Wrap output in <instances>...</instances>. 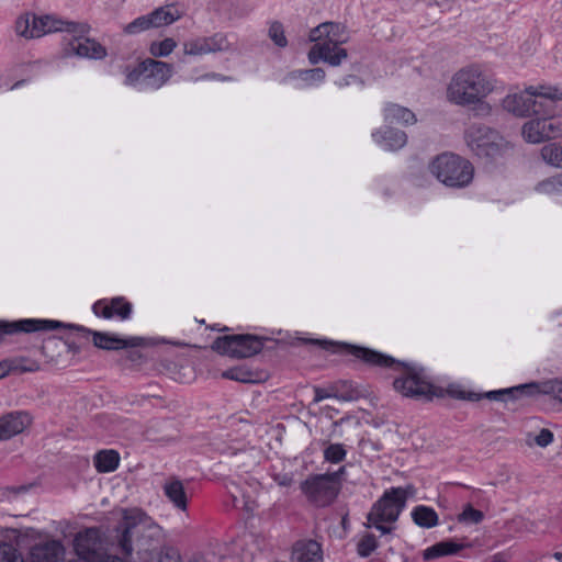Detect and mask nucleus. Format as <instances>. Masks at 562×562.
I'll list each match as a JSON object with an SVG mask.
<instances>
[{"label":"nucleus","instance_id":"nucleus-54","mask_svg":"<svg viewBox=\"0 0 562 562\" xmlns=\"http://www.w3.org/2000/svg\"><path fill=\"white\" fill-rule=\"evenodd\" d=\"M0 562H10V548L7 544H0Z\"/></svg>","mask_w":562,"mask_h":562},{"label":"nucleus","instance_id":"nucleus-5","mask_svg":"<svg viewBox=\"0 0 562 562\" xmlns=\"http://www.w3.org/2000/svg\"><path fill=\"white\" fill-rule=\"evenodd\" d=\"M344 472L345 468L341 467L333 473L311 475L301 484V490L314 505L327 506L335 501L340 491Z\"/></svg>","mask_w":562,"mask_h":562},{"label":"nucleus","instance_id":"nucleus-28","mask_svg":"<svg viewBox=\"0 0 562 562\" xmlns=\"http://www.w3.org/2000/svg\"><path fill=\"white\" fill-rule=\"evenodd\" d=\"M413 519L415 524L425 528H431L438 524V515L436 512L426 506L416 507L413 512Z\"/></svg>","mask_w":562,"mask_h":562},{"label":"nucleus","instance_id":"nucleus-21","mask_svg":"<svg viewBox=\"0 0 562 562\" xmlns=\"http://www.w3.org/2000/svg\"><path fill=\"white\" fill-rule=\"evenodd\" d=\"M120 454L116 450L105 449L94 456V467L100 473L113 472L120 464Z\"/></svg>","mask_w":562,"mask_h":562},{"label":"nucleus","instance_id":"nucleus-60","mask_svg":"<svg viewBox=\"0 0 562 562\" xmlns=\"http://www.w3.org/2000/svg\"><path fill=\"white\" fill-rule=\"evenodd\" d=\"M438 5L449 4L452 0H434Z\"/></svg>","mask_w":562,"mask_h":562},{"label":"nucleus","instance_id":"nucleus-48","mask_svg":"<svg viewBox=\"0 0 562 562\" xmlns=\"http://www.w3.org/2000/svg\"><path fill=\"white\" fill-rule=\"evenodd\" d=\"M225 378L240 381V382H249L250 379L248 378V373L237 370H229L223 373Z\"/></svg>","mask_w":562,"mask_h":562},{"label":"nucleus","instance_id":"nucleus-58","mask_svg":"<svg viewBox=\"0 0 562 562\" xmlns=\"http://www.w3.org/2000/svg\"><path fill=\"white\" fill-rule=\"evenodd\" d=\"M491 562H508L507 559L502 553H496L492 557Z\"/></svg>","mask_w":562,"mask_h":562},{"label":"nucleus","instance_id":"nucleus-10","mask_svg":"<svg viewBox=\"0 0 562 562\" xmlns=\"http://www.w3.org/2000/svg\"><path fill=\"white\" fill-rule=\"evenodd\" d=\"M553 385H554V379L544 380L540 382H530L526 384H521L518 386L498 390V391H491L485 394V396L490 400H501L504 395H513L516 396L519 395H551L553 394Z\"/></svg>","mask_w":562,"mask_h":562},{"label":"nucleus","instance_id":"nucleus-55","mask_svg":"<svg viewBox=\"0 0 562 562\" xmlns=\"http://www.w3.org/2000/svg\"><path fill=\"white\" fill-rule=\"evenodd\" d=\"M274 480L281 486H290L292 484V477L289 475H276Z\"/></svg>","mask_w":562,"mask_h":562},{"label":"nucleus","instance_id":"nucleus-38","mask_svg":"<svg viewBox=\"0 0 562 562\" xmlns=\"http://www.w3.org/2000/svg\"><path fill=\"white\" fill-rule=\"evenodd\" d=\"M547 139L562 136V122L553 119L542 117Z\"/></svg>","mask_w":562,"mask_h":562},{"label":"nucleus","instance_id":"nucleus-52","mask_svg":"<svg viewBox=\"0 0 562 562\" xmlns=\"http://www.w3.org/2000/svg\"><path fill=\"white\" fill-rule=\"evenodd\" d=\"M283 34H284V29L280 22L276 21V22L271 23L268 35H283Z\"/></svg>","mask_w":562,"mask_h":562},{"label":"nucleus","instance_id":"nucleus-51","mask_svg":"<svg viewBox=\"0 0 562 562\" xmlns=\"http://www.w3.org/2000/svg\"><path fill=\"white\" fill-rule=\"evenodd\" d=\"M553 394L552 396L562 403V380L554 379V385H553Z\"/></svg>","mask_w":562,"mask_h":562},{"label":"nucleus","instance_id":"nucleus-22","mask_svg":"<svg viewBox=\"0 0 562 562\" xmlns=\"http://www.w3.org/2000/svg\"><path fill=\"white\" fill-rule=\"evenodd\" d=\"M522 137L531 144H539L547 140L542 117L529 120L522 125Z\"/></svg>","mask_w":562,"mask_h":562},{"label":"nucleus","instance_id":"nucleus-29","mask_svg":"<svg viewBox=\"0 0 562 562\" xmlns=\"http://www.w3.org/2000/svg\"><path fill=\"white\" fill-rule=\"evenodd\" d=\"M385 117L390 121H397L404 124L416 123L415 114L409 109L397 104H391L385 109Z\"/></svg>","mask_w":562,"mask_h":562},{"label":"nucleus","instance_id":"nucleus-31","mask_svg":"<svg viewBox=\"0 0 562 562\" xmlns=\"http://www.w3.org/2000/svg\"><path fill=\"white\" fill-rule=\"evenodd\" d=\"M144 562H183L180 551L172 546H164L156 554V560H145Z\"/></svg>","mask_w":562,"mask_h":562},{"label":"nucleus","instance_id":"nucleus-45","mask_svg":"<svg viewBox=\"0 0 562 562\" xmlns=\"http://www.w3.org/2000/svg\"><path fill=\"white\" fill-rule=\"evenodd\" d=\"M31 562H55V559L49 555L48 548H37L32 553Z\"/></svg>","mask_w":562,"mask_h":562},{"label":"nucleus","instance_id":"nucleus-17","mask_svg":"<svg viewBox=\"0 0 562 562\" xmlns=\"http://www.w3.org/2000/svg\"><path fill=\"white\" fill-rule=\"evenodd\" d=\"M146 63L147 71L145 75V79L151 87L160 88L164 83L168 81V79L171 76L170 65L154 59H146Z\"/></svg>","mask_w":562,"mask_h":562},{"label":"nucleus","instance_id":"nucleus-49","mask_svg":"<svg viewBox=\"0 0 562 562\" xmlns=\"http://www.w3.org/2000/svg\"><path fill=\"white\" fill-rule=\"evenodd\" d=\"M392 490H398L400 493H394L396 498H403L404 505L406 504V499L408 496H413L415 494V488L412 485H407L405 488L402 487H393Z\"/></svg>","mask_w":562,"mask_h":562},{"label":"nucleus","instance_id":"nucleus-39","mask_svg":"<svg viewBox=\"0 0 562 562\" xmlns=\"http://www.w3.org/2000/svg\"><path fill=\"white\" fill-rule=\"evenodd\" d=\"M147 71V63L146 60L142 61L134 68L126 67L125 75L127 85H135L143 75H146Z\"/></svg>","mask_w":562,"mask_h":562},{"label":"nucleus","instance_id":"nucleus-40","mask_svg":"<svg viewBox=\"0 0 562 562\" xmlns=\"http://www.w3.org/2000/svg\"><path fill=\"white\" fill-rule=\"evenodd\" d=\"M292 77H300L305 81H321L325 78V71L322 68H314L307 70H297L291 72Z\"/></svg>","mask_w":562,"mask_h":562},{"label":"nucleus","instance_id":"nucleus-53","mask_svg":"<svg viewBox=\"0 0 562 562\" xmlns=\"http://www.w3.org/2000/svg\"><path fill=\"white\" fill-rule=\"evenodd\" d=\"M90 31V26L86 23H72V33L86 34Z\"/></svg>","mask_w":562,"mask_h":562},{"label":"nucleus","instance_id":"nucleus-57","mask_svg":"<svg viewBox=\"0 0 562 562\" xmlns=\"http://www.w3.org/2000/svg\"><path fill=\"white\" fill-rule=\"evenodd\" d=\"M273 41H274V44L278 46V47H284L288 45V41H286V37H272Z\"/></svg>","mask_w":562,"mask_h":562},{"label":"nucleus","instance_id":"nucleus-59","mask_svg":"<svg viewBox=\"0 0 562 562\" xmlns=\"http://www.w3.org/2000/svg\"><path fill=\"white\" fill-rule=\"evenodd\" d=\"M189 562H207L203 555H194Z\"/></svg>","mask_w":562,"mask_h":562},{"label":"nucleus","instance_id":"nucleus-6","mask_svg":"<svg viewBox=\"0 0 562 562\" xmlns=\"http://www.w3.org/2000/svg\"><path fill=\"white\" fill-rule=\"evenodd\" d=\"M69 22L56 14H36L32 11L21 13L14 22L16 35H48L68 30Z\"/></svg>","mask_w":562,"mask_h":562},{"label":"nucleus","instance_id":"nucleus-30","mask_svg":"<svg viewBox=\"0 0 562 562\" xmlns=\"http://www.w3.org/2000/svg\"><path fill=\"white\" fill-rule=\"evenodd\" d=\"M124 529L133 531L137 526L143 525L149 527L151 521L145 513L138 509H125L123 513Z\"/></svg>","mask_w":562,"mask_h":562},{"label":"nucleus","instance_id":"nucleus-37","mask_svg":"<svg viewBox=\"0 0 562 562\" xmlns=\"http://www.w3.org/2000/svg\"><path fill=\"white\" fill-rule=\"evenodd\" d=\"M378 547L375 537L372 533H366L358 543V553L361 557H369Z\"/></svg>","mask_w":562,"mask_h":562},{"label":"nucleus","instance_id":"nucleus-62","mask_svg":"<svg viewBox=\"0 0 562 562\" xmlns=\"http://www.w3.org/2000/svg\"><path fill=\"white\" fill-rule=\"evenodd\" d=\"M342 398L344 400H352L353 397L352 396H344Z\"/></svg>","mask_w":562,"mask_h":562},{"label":"nucleus","instance_id":"nucleus-34","mask_svg":"<svg viewBox=\"0 0 562 562\" xmlns=\"http://www.w3.org/2000/svg\"><path fill=\"white\" fill-rule=\"evenodd\" d=\"M151 27H153L151 20H150L149 14H147V15L139 16L136 20H134L133 22L128 23L125 26L124 31L128 34H134V33H140V32L148 31Z\"/></svg>","mask_w":562,"mask_h":562},{"label":"nucleus","instance_id":"nucleus-7","mask_svg":"<svg viewBox=\"0 0 562 562\" xmlns=\"http://www.w3.org/2000/svg\"><path fill=\"white\" fill-rule=\"evenodd\" d=\"M394 493L398 490L386 491L383 496L372 506L367 516L368 522L366 527H375L382 533L386 535L392 531V527L385 526V522H394L397 520L400 513L405 507L403 498H396Z\"/></svg>","mask_w":562,"mask_h":562},{"label":"nucleus","instance_id":"nucleus-46","mask_svg":"<svg viewBox=\"0 0 562 562\" xmlns=\"http://www.w3.org/2000/svg\"><path fill=\"white\" fill-rule=\"evenodd\" d=\"M552 441H553V434L551 430H549L547 428L541 429L539 435L536 436V438H535V442L539 447H542V448L549 446Z\"/></svg>","mask_w":562,"mask_h":562},{"label":"nucleus","instance_id":"nucleus-8","mask_svg":"<svg viewBox=\"0 0 562 562\" xmlns=\"http://www.w3.org/2000/svg\"><path fill=\"white\" fill-rule=\"evenodd\" d=\"M262 348V341L254 335L223 336L216 338L212 345V349L218 353L237 359L252 357Z\"/></svg>","mask_w":562,"mask_h":562},{"label":"nucleus","instance_id":"nucleus-4","mask_svg":"<svg viewBox=\"0 0 562 562\" xmlns=\"http://www.w3.org/2000/svg\"><path fill=\"white\" fill-rule=\"evenodd\" d=\"M430 170L443 184L452 188L468 186L474 175L471 162L454 154H442L430 165Z\"/></svg>","mask_w":562,"mask_h":562},{"label":"nucleus","instance_id":"nucleus-18","mask_svg":"<svg viewBox=\"0 0 562 562\" xmlns=\"http://www.w3.org/2000/svg\"><path fill=\"white\" fill-rule=\"evenodd\" d=\"M153 27L167 26L182 16V12L173 4L157 8L149 13Z\"/></svg>","mask_w":562,"mask_h":562},{"label":"nucleus","instance_id":"nucleus-27","mask_svg":"<svg viewBox=\"0 0 562 562\" xmlns=\"http://www.w3.org/2000/svg\"><path fill=\"white\" fill-rule=\"evenodd\" d=\"M165 493L168 498L180 509L187 508V496L184 487L179 480H173L165 485Z\"/></svg>","mask_w":562,"mask_h":562},{"label":"nucleus","instance_id":"nucleus-24","mask_svg":"<svg viewBox=\"0 0 562 562\" xmlns=\"http://www.w3.org/2000/svg\"><path fill=\"white\" fill-rule=\"evenodd\" d=\"M540 156L546 164L562 169V142H553L542 146Z\"/></svg>","mask_w":562,"mask_h":562},{"label":"nucleus","instance_id":"nucleus-20","mask_svg":"<svg viewBox=\"0 0 562 562\" xmlns=\"http://www.w3.org/2000/svg\"><path fill=\"white\" fill-rule=\"evenodd\" d=\"M351 353L363 360L364 362L373 366H380V367H391L395 363V360L389 356H384L380 352H376L374 350L362 348V347H356L351 346Z\"/></svg>","mask_w":562,"mask_h":562},{"label":"nucleus","instance_id":"nucleus-32","mask_svg":"<svg viewBox=\"0 0 562 562\" xmlns=\"http://www.w3.org/2000/svg\"><path fill=\"white\" fill-rule=\"evenodd\" d=\"M347 32L346 24L339 22H324L312 30L317 35H339Z\"/></svg>","mask_w":562,"mask_h":562},{"label":"nucleus","instance_id":"nucleus-16","mask_svg":"<svg viewBox=\"0 0 562 562\" xmlns=\"http://www.w3.org/2000/svg\"><path fill=\"white\" fill-rule=\"evenodd\" d=\"M321 544L314 540L297 541L292 551L293 562H322Z\"/></svg>","mask_w":562,"mask_h":562},{"label":"nucleus","instance_id":"nucleus-9","mask_svg":"<svg viewBox=\"0 0 562 562\" xmlns=\"http://www.w3.org/2000/svg\"><path fill=\"white\" fill-rule=\"evenodd\" d=\"M72 547L78 557L72 562H98V559L104 554L100 551L99 530L95 528H89L85 532H79L72 541Z\"/></svg>","mask_w":562,"mask_h":562},{"label":"nucleus","instance_id":"nucleus-44","mask_svg":"<svg viewBox=\"0 0 562 562\" xmlns=\"http://www.w3.org/2000/svg\"><path fill=\"white\" fill-rule=\"evenodd\" d=\"M113 310L114 314L125 319L131 314V304L125 302L122 297H116L113 299Z\"/></svg>","mask_w":562,"mask_h":562},{"label":"nucleus","instance_id":"nucleus-61","mask_svg":"<svg viewBox=\"0 0 562 562\" xmlns=\"http://www.w3.org/2000/svg\"><path fill=\"white\" fill-rule=\"evenodd\" d=\"M553 557H554L558 561L562 562V552H555V553L553 554Z\"/></svg>","mask_w":562,"mask_h":562},{"label":"nucleus","instance_id":"nucleus-43","mask_svg":"<svg viewBox=\"0 0 562 562\" xmlns=\"http://www.w3.org/2000/svg\"><path fill=\"white\" fill-rule=\"evenodd\" d=\"M119 547L125 555H131L133 552L132 544V531L128 529H123L120 538H119Z\"/></svg>","mask_w":562,"mask_h":562},{"label":"nucleus","instance_id":"nucleus-36","mask_svg":"<svg viewBox=\"0 0 562 562\" xmlns=\"http://www.w3.org/2000/svg\"><path fill=\"white\" fill-rule=\"evenodd\" d=\"M346 457V450L339 443H331L324 450V458L331 463H338Z\"/></svg>","mask_w":562,"mask_h":562},{"label":"nucleus","instance_id":"nucleus-56","mask_svg":"<svg viewBox=\"0 0 562 562\" xmlns=\"http://www.w3.org/2000/svg\"><path fill=\"white\" fill-rule=\"evenodd\" d=\"M328 396H329V394L325 390L316 389L315 390V398H314V401L315 402H321V401H323L324 398H326Z\"/></svg>","mask_w":562,"mask_h":562},{"label":"nucleus","instance_id":"nucleus-12","mask_svg":"<svg viewBox=\"0 0 562 562\" xmlns=\"http://www.w3.org/2000/svg\"><path fill=\"white\" fill-rule=\"evenodd\" d=\"M33 417L27 412H11L0 417V440H8L27 429Z\"/></svg>","mask_w":562,"mask_h":562},{"label":"nucleus","instance_id":"nucleus-50","mask_svg":"<svg viewBox=\"0 0 562 562\" xmlns=\"http://www.w3.org/2000/svg\"><path fill=\"white\" fill-rule=\"evenodd\" d=\"M13 368L12 360L0 361V379L5 378L10 372H12Z\"/></svg>","mask_w":562,"mask_h":562},{"label":"nucleus","instance_id":"nucleus-33","mask_svg":"<svg viewBox=\"0 0 562 562\" xmlns=\"http://www.w3.org/2000/svg\"><path fill=\"white\" fill-rule=\"evenodd\" d=\"M484 519L483 512L475 509L472 505L468 504L464 506L462 513L458 515L459 522H469L477 525Z\"/></svg>","mask_w":562,"mask_h":562},{"label":"nucleus","instance_id":"nucleus-25","mask_svg":"<svg viewBox=\"0 0 562 562\" xmlns=\"http://www.w3.org/2000/svg\"><path fill=\"white\" fill-rule=\"evenodd\" d=\"M76 54L90 58H103L106 55V50L94 38L85 37V42L78 44Z\"/></svg>","mask_w":562,"mask_h":562},{"label":"nucleus","instance_id":"nucleus-23","mask_svg":"<svg viewBox=\"0 0 562 562\" xmlns=\"http://www.w3.org/2000/svg\"><path fill=\"white\" fill-rule=\"evenodd\" d=\"M373 136L378 143H382L391 149L403 147L407 140L406 134L395 128H387L384 133H376Z\"/></svg>","mask_w":562,"mask_h":562},{"label":"nucleus","instance_id":"nucleus-47","mask_svg":"<svg viewBox=\"0 0 562 562\" xmlns=\"http://www.w3.org/2000/svg\"><path fill=\"white\" fill-rule=\"evenodd\" d=\"M93 310L95 314H100L105 318H110L114 315L113 300L111 301L110 305H102L101 302H98L94 304Z\"/></svg>","mask_w":562,"mask_h":562},{"label":"nucleus","instance_id":"nucleus-14","mask_svg":"<svg viewBox=\"0 0 562 562\" xmlns=\"http://www.w3.org/2000/svg\"><path fill=\"white\" fill-rule=\"evenodd\" d=\"M347 57V52L338 47V43L326 40L323 43L315 44L308 53V59L312 64L323 59L333 66H337Z\"/></svg>","mask_w":562,"mask_h":562},{"label":"nucleus","instance_id":"nucleus-26","mask_svg":"<svg viewBox=\"0 0 562 562\" xmlns=\"http://www.w3.org/2000/svg\"><path fill=\"white\" fill-rule=\"evenodd\" d=\"M536 190L543 195L561 196L562 195V172L555 173L540 181Z\"/></svg>","mask_w":562,"mask_h":562},{"label":"nucleus","instance_id":"nucleus-3","mask_svg":"<svg viewBox=\"0 0 562 562\" xmlns=\"http://www.w3.org/2000/svg\"><path fill=\"white\" fill-rule=\"evenodd\" d=\"M544 98L551 101L562 100V88L551 86L529 87L525 93L509 94L502 101V106L505 111L513 113L516 116H528L530 114L540 115L546 113L540 108L541 102L532 98Z\"/></svg>","mask_w":562,"mask_h":562},{"label":"nucleus","instance_id":"nucleus-35","mask_svg":"<svg viewBox=\"0 0 562 562\" xmlns=\"http://www.w3.org/2000/svg\"><path fill=\"white\" fill-rule=\"evenodd\" d=\"M176 46V42L172 40V37H166L164 41L157 43L154 42L150 45V53L154 56L160 57V56H167L172 52V49Z\"/></svg>","mask_w":562,"mask_h":562},{"label":"nucleus","instance_id":"nucleus-13","mask_svg":"<svg viewBox=\"0 0 562 562\" xmlns=\"http://www.w3.org/2000/svg\"><path fill=\"white\" fill-rule=\"evenodd\" d=\"M93 345L104 350H119L123 348L145 347L148 340L142 337L121 338L115 335H110L101 331L92 333Z\"/></svg>","mask_w":562,"mask_h":562},{"label":"nucleus","instance_id":"nucleus-42","mask_svg":"<svg viewBox=\"0 0 562 562\" xmlns=\"http://www.w3.org/2000/svg\"><path fill=\"white\" fill-rule=\"evenodd\" d=\"M12 361H13V367H14L12 369V372H20V373L36 372L41 369L40 363L35 360L20 359V360H12Z\"/></svg>","mask_w":562,"mask_h":562},{"label":"nucleus","instance_id":"nucleus-2","mask_svg":"<svg viewBox=\"0 0 562 562\" xmlns=\"http://www.w3.org/2000/svg\"><path fill=\"white\" fill-rule=\"evenodd\" d=\"M467 146L479 157L496 160L512 149V144L497 131L481 123L470 124L463 134Z\"/></svg>","mask_w":562,"mask_h":562},{"label":"nucleus","instance_id":"nucleus-19","mask_svg":"<svg viewBox=\"0 0 562 562\" xmlns=\"http://www.w3.org/2000/svg\"><path fill=\"white\" fill-rule=\"evenodd\" d=\"M470 544L457 543L452 540L438 542L423 552L425 560L437 559L445 555L456 554Z\"/></svg>","mask_w":562,"mask_h":562},{"label":"nucleus","instance_id":"nucleus-41","mask_svg":"<svg viewBox=\"0 0 562 562\" xmlns=\"http://www.w3.org/2000/svg\"><path fill=\"white\" fill-rule=\"evenodd\" d=\"M184 50L187 54L198 55V54H204V53L211 52V50H213V48L206 44V41L204 37H199L196 41L186 44Z\"/></svg>","mask_w":562,"mask_h":562},{"label":"nucleus","instance_id":"nucleus-15","mask_svg":"<svg viewBox=\"0 0 562 562\" xmlns=\"http://www.w3.org/2000/svg\"><path fill=\"white\" fill-rule=\"evenodd\" d=\"M4 331L14 334L19 331L34 333L41 330H55L58 328H69L70 325L58 321L46 319H21L12 322V324H3Z\"/></svg>","mask_w":562,"mask_h":562},{"label":"nucleus","instance_id":"nucleus-11","mask_svg":"<svg viewBox=\"0 0 562 562\" xmlns=\"http://www.w3.org/2000/svg\"><path fill=\"white\" fill-rule=\"evenodd\" d=\"M393 385L397 392L407 397L432 395V385L414 371H408L406 376L396 379Z\"/></svg>","mask_w":562,"mask_h":562},{"label":"nucleus","instance_id":"nucleus-1","mask_svg":"<svg viewBox=\"0 0 562 562\" xmlns=\"http://www.w3.org/2000/svg\"><path fill=\"white\" fill-rule=\"evenodd\" d=\"M494 91L492 79L480 66L469 65L457 70L447 86V100L458 106L470 108L477 116L492 113L486 98Z\"/></svg>","mask_w":562,"mask_h":562}]
</instances>
